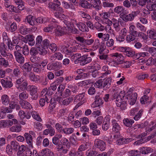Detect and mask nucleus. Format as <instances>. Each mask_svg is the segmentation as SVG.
<instances>
[{
	"label": "nucleus",
	"mask_w": 156,
	"mask_h": 156,
	"mask_svg": "<svg viewBox=\"0 0 156 156\" xmlns=\"http://www.w3.org/2000/svg\"><path fill=\"white\" fill-rule=\"evenodd\" d=\"M91 37V36L87 39H85L83 37L80 36L76 37V39L80 43V45L82 47L80 48V49L81 50L82 52H87L89 51V49L87 47V46H91L94 39L93 38H90Z\"/></svg>",
	"instance_id": "nucleus-1"
},
{
	"label": "nucleus",
	"mask_w": 156,
	"mask_h": 156,
	"mask_svg": "<svg viewBox=\"0 0 156 156\" xmlns=\"http://www.w3.org/2000/svg\"><path fill=\"white\" fill-rule=\"evenodd\" d=\"M97 81L94 84V86L98 88H105L106 89H108L112 82V78L109 76L107 78L102 79L101 78Z\"/></svg>",
	"instance_id": "nucleus-2"
},
{
	"label": "nucleus",
	"mask_w": 156,
	"mask_h": 156,
	"mask_svg": "<svg viewBox=\"0 0 156 156\" xmlns=\"http://www.w3.org/2000/svg\"><path fill=\"white\" fill-rule=\"evenodd\" d=\"M126 98L128 100V102L129 105H133L135 103L137 97V94L134 93L133 94L130 90H129L126 93Z\"/></svg>",
	"instance_id": "nucleus-3"
},
{
	"label": "nucleus",
	"mask_w": 156,
	"mask_h": 156,
	"mask_svg": "<svg viewBox=\"0 0 156 156\" xmlns=\"http://www.w3.org/2000/svg\"><path fill=\"white\" fill-rule=\"evenodd\" d=\"M85 101L84 93H82L76 95L74 98V102L77 104L76 107H79L82 105Z\"/></svg>",
	"instance_id": "nucleus-4"
},
{
	"label": "nucleus",
	"mask_w": 156,
	"mask_h": 156,
	"mask_svg": "<svg viewBox=\"0 0 156 156\" xmlns=\"http://www.w3.org/2000/svg\"><path fill=\"white\" fill-rule=\"evenodd\" d=\"M55 31L57 36H61L66 34L69 33L66 27H62L60 26L59 27L58 25V27L55 28Z\"/></svg>",
	"instance_id": "nucleus-5"
},
{
	"label": "nucleus",
	"mask_w": 156,
	"mask_h": 156,
	"mask_svg": "<svg viewBox=\"0 0 156 156\" xmlns=\"http://www.w3.org/2000/svg\"><path fill=\"white\" fill-rule=\"evenodd\" d=\"M95 146L100 150L102 151H104L105 148V143L103 140L98 139H95L94 141Z\"/></svg>",
	"instance_id": "nucleus-6"
},
{
	"label": "nucleus",
	"mask_w": 156,
	"mask_h": 156,
	"mask_svg": "<svg viewBox=\"0 0 156 156\" xmlns=\"http://www.w3.org/2000/svg\"><path fill=\"white\" fill-rule=\"evenodd\" d=\"M61 51L67 55H71L72 53L75 51V47H67L65 46H62Z\"/></svg>",
	"instance_id": "nucleus-7"
},
{
	"label": "nucleus",
	"mask_w": 156,
	"mask_h": 156,
	"mask_svg": "<svg viewBox=\"0 0 156 156\" xmlns=\"http://www.w3.org/2000/svg\"><path fill=\"white\" fill-rule=\"evenodd\" d=\"M150 135L147 138H141L140 140H139L133 143V145L134 146H137L143 144L152 138L154 137V135Z\"/></svg>",
	"instance_id": "nucleus-8"
},
{
	"label": "nucleus",
	"mask_w": 156,
	"mask_h": 156,
	"mask_svg": "<svg viewBox=\"0 0 156 156\" xmlns=\"http://www.w3.org/2000/svg\"><path fill=\"white\" fill-rule=\"evenodd\" d=\"M14 54L16 61L20 64H22L24 62V57L19 52L14 51Z\"/></svg>",
	"instance_id": "nucleus-9"
},
{
	"label": "nucleus",
	"mask_w": 156,
	"mask_h": 156,
	"mask_svg": "<svg viewBox=\"0 0 156 156\" xmlns=\"http://www.w3.org/2000/svg\"><path fill=\"white\" fill-rule=\"evenodd\" d=\"M111 57L115 58V59H117V60L119 64L123 63L124 59V57L121 54L117 52L113 53L110 55Z\"/></svg>",
	"instance_id": "nucleus-10"
},
{
	"label": "nucleus",
	"mask_w": 156,
	"mask_h": 156,
	"mask_svg": "<svg viewBox=\"0 0 156 156\" xmlns=\"http://www.w3.org/2000/svg\"><path fill=\"white\" fill-rule=\"evenodd\" d=\"M90 1V4L92 6V9L94 8L96 9L99 10L101 9V3L100 0H93Z\"/></svg>",
	"instance_id": "nucleus-11"
},
{
	"label": "nucleus",
	"mask_w": 156,
	"mask_h": 156,
	"mask_svg": "<svg viewBox=\"0 0 156 156\" xmlns=\"http://www.w3.org/2000/svg\"><path fill=\"white\" fill-rule=\"evenodd\" d=\"M47 69L50 70H57L59 69V62H56L53 63H49L47 66Z\"/></svg>",
	"instance_id": "nucleus-12"
},
{
	"label": "nucleus",
	"mask_w": 156,
	"mask_h": 156,
	"mask_svg": "<svg viewBox=\"0 0 156 156\" xmlns=\"http://www.w3.org/2000/svg\"><path fill=\"white\" fill-rule=\"evenodd\" d=\"M57 100L59 102H62V104L67 105L72 102L73 101V98L72 97H69L65 98L62 100V98L59 97L57 98Z\"/></svg>",
	"instance_id": "nucleus-13"
},
{
	"label": "nucleus",
	"mask_w": 156,
	"mask_h": 156,
	"mask_svg": "<svg viewBox=\"0 0 156 156\" xmlns=\"http://www.w3.org/2000/svg\"><path fill=\"white\" fill-rule=\"evenodd\" d=\"M57 23V22H55L50 23L48 25V27H45L44 28V31L46 32L51 31L54 29L58 27V24Z\"/></svg>",
	"instance_id": "nucleus-14"
},
{
	"label": "nucleus",
	"mask_w": 156,
	"mask_h": 156,
	"mask_svg": "<svg viewBox=\"0 0 156 156\" xmlns=\"http://www.w3.org/2000/svg\"><path fill=\"white\" fill-rule=\"evenodd\" d=\"M127 30L126 28L122 29L120 32L119 36L117 40L120 41H123L125 40V37L127 33Z\"/></svg>",
	"instance_id": "nucleus-15"
},
{
	"label": "nucleus",
	"mask_w": 156,
	"mask_h": 156,
	"mask_svg": "<svg viewBox=\"0 0 156 156\" xmlns=\"http://www.w3.org/2000/svg\"><path fill=\"white\" fill-rule=\"evenodd\" d=\"M2 103L5 106L8 105L10 102L9 97L6 94H3L2 95L1 98Z\"/></svg>",
	"instance_id": "nucleus-16"
},
{
	"label": "nucleus",
	"mask_w": 156,
	"mask_h": 156,
	"mask_svg": "<svg viewBox=\"0 0 156 156\" xmlns=\"http://www.w3.org/2000/svg\"><path fill=\"white\" fill-rule=\"evenodd\" d=\"M18 115L21 120H23L25 118L28 119L31 118V115L30 113H26L24 111L22 110L19 111Z\"/></svg>",
	"instance_id": "nucleus-17"
},
{
	"label": "nucleus",
	"mask_w": 156,
	"mask_h": 156,
	"mask_svg": "<svg viewBox=\"0 0 156 156\" xmlns=\"http://www.w3.org/2000/svg\"><path fill=\"white\" fill-rule=\"evenodd\" d=\"M112 124L113 132L115 133H119V132L121 129L120 125L115 120H113L112 121Z\"/></svg>",
	"instance_id": "nucleus-18"
},
{
	"label": "nucleus",
	"mask_w": 156,
	"mask_h": 156,
	"mask_svg": "<svg viewBox=\"0 0 156 156\" xmlns=\"http://www.w3.org/2000/svg\"><path fill=\"white\" fill-rule=\"evenodd\" d=\"M24 136L25 138L27 143L32 148H33V138L31 135H30L28 133H26L24 134Z\"/></svg>",
	"instance_id": "nucleus-19"
},
{
	"label": "nucleus",
	"mask_w": 156,
	"mask_h": 156,
	"mask_svg": "<svg viewBox=\"0 0 156 156\" xmlns=\"http://www.w3.org/2000/svg\"><path fill=\"white\" fill-rule=\"evenodd\" d=\"M1 83L2 86L5 88H10L13 86L12 83L9 80H5L2 79L1 80Z\"/></svg>",
	"instance_id": "nucleus-20"
},
{
	"label": "nucleus",
	"mask_w": 156,
	"mask_h": 156,
	"mask_svg": "<svg viewBox=\"0 0 156 156\" xmlns=\"http://www.w3.org/2000/svg\"><path fill=\"white\" fill-rule=\"evenodd\" d=\"M110 119L109 118L105 117L102 125V128L104 131L107 130L109 127Z\"/></svg>",
	"instance_id": "nucleus-21"
},
{
	"label": "nucleus",
	"mask_w": 156,
	"mask_h": 156,
	"mask_svg": "<svg viewBox=\"0 0 156 156\" xmlns=\"http://www.w3.org/2000/svg\"><path fill=\"white\" fill-rule=\"evenodd\" d=\"M102 70L105 73L102 74L99 77V78H105L107 75L111 73V71L108 70V67L107 66H105L102 68Z\"/></svg>",
	"instance_id": "nucleus-22"
},
{
	"label": "nucleus",
	"mask_w": 156,
	"mask_h": 156,
	"mask_svg": "<svg viewBox=\"0 0 156 156\" xmlns=\"http://www.w3.org/2000/svg\"><path fill=\"white\" fill-rule=\"evenodd\" d=\"M79 30L83 32H87L89 31L88 27L86 25L82 23H79L76 24Z\"/></svg>",
	"instance_id": "nucleus-23"
},
{
	"label": "nucleus",
	"mask_w": 156,
	"mask_h": 156,
	"mask_svg": "<svg viewBox=\"0 0 156 156\" xmlns=\"http://www.w3.org/2000/svg\"><path fill=\"white\" fill-rule=\"evenodd\" d=\"M29 77L30 80L31 81L35 83H38L40 81L41 79L39 76L35 75L32 72L30 73Z\"/></svg>",
	"instance_id": "nucleus-24"
},
{
	"label": "nucleus",
	"mask_w": 156,
	"mask_h": 156,
	"mask_svg": "<svg viewBox=\"0 0 156 156\" xmlns=\"http://www.w3.org/2000/svg\"><path fill=\"white\" fill-rule=\"evenodd\" d=\"M101 45L100 40L98 38L94 39L92 45L91 47L92 50L94 51L97 50L99 47Z\"/></svg>",
	"instance_id": "nucleus-25"
},
{
	"label": "nucleus",
	"mask_w": 156,
	"mask_h": 156,
	"mask_svg": "<svg viewBox=\"0 0 156 156\" xmlns=\"http://www.w3.org/2000/svg\"><path fill=\"white\" fill-rule=\"evenodd\" d=\"M55 3H53L52 2H50L49 6V8L55 10L58 9V7L61 5V3L60 1L58 0H55Z\"/></svg>",
	"instance_id": "nucleus-26"
},
{
	"label": "nucleus",
	"mask_w": 156,
	"mask_h": 156,
	"mask_svg": "<svg viewBox=\"0 0 156 156\" xmlns=\"http://www.w3.org/2000/svg\"><path fill=\"white\" fill-rule=\"evenodd\" d=\"M88 144H83L81 145L79 147L78 151L79 153L81 155V156H84L83 151L87 150V148Z\"/></svg>",
	"instance_id": "nucleus-27"
},
{
	"label": "nucleus",
	"mask_w": 156,
	"mask_h": 156,
	"mask_svg": "<svg viewBox=\"0 0 156 156\" xmlns=\"http://www.w3.org/2000/svg\"><path fill=\"white\" fill-rule=\"evenodd\" d=\"M80 5L83 8L87 9H92V5L86 0H80Z\"/></svg>",
	"instance_id": "nucleus-28"
},
{
	"label": "nucleus",
	"mask_w": 156,
	"mask_h": 156,
	"mask_svg": "<svg viewBox=\"0 0 156 156\" xmlns=\"http://www.w3.org/2000/svg\"><path fill=\"white\" fill-rule=\"evenodd\" d=\"M153 149L151 148L148 147H143L140 149V152L142 154H146L152 152Z\"/></svg>",
	"instance_id": "nucleus-29"
},
{
	"label": "nucleus",
	"mask_w": 156,
	"mask_h": 156,
	"mask_svg": "<svg viewBox=\"0 0 156 156\" xmlns=\"http://www.w3.org/2000/svg\"><path fill=\"white\" fill-rule=\"evenodd\" d=\"M98 37L100 38H101V40L104 41H106L109 38V35L108 34H103L100 33L98 34Z\"/></svg>",
	"instance_id": "nucleus-30"
},
{
	"label": "nucleus",
	"mask_w": 156,
	"mask_h": 156,
	"mask_svg": "<svg viewBox=\"0 0 156 156\" xmlns=\"http://www.w3.org/2000/svg\"><path fill=\"white\" fill-rule=\"evenodd\" d=\"M27 85L28 83L27 81H25L20 85L16 86V87L20 91H24L27 89Z\"/></svg>",
	"instance_id": "nucleus-31"
},
{
	"label": "nucleus",
	"mask_w": 156,
	"mask_h": 156,
	"mask_svg": "<svg viewBox=\"0 0 156 156\" xmlns=\"http://www.w3.org/2000/svg\"><path fill=\"white\" fill-rule=\"evenodd\" d=\"M20 104L22 108L26 109H30L32 108L30 104L25 101H22L20 102Z\"/></svg>",
	"instance_id": "nucleus-32"
},
{
	"label": "nucleus",
	"mask_w": 156,
	"mask_h": 156,
	"mask_svg": "<svg viewBox=\"0 0 156 156\" xmlns=\"http://www.w3.org/2000/svg\"><path fill=\"white\" fill-rule=\"evenodd\" d=\"M94 103L95 105V107H97L102 105L103 102L100 96L97 95L95 97V100Z\"/></svg>",
	"instance_id": "nucleus-33"
},
{
	"label": "nucleus",
	"mask_w": 156,
	"mask_h": 156,
	"mask_svg": "<svg viewBox=\"0 0 156 156\" xmlns=\"http://www.w3.org/2000/svg\"><path fill=\"white\" fill-rule=\"evenodd\" d=\"M0 52L1 54V55L3 57H6L7 54L6 51V48L5 45L4 44H1L0 46Z\"/></svg>",
	"instance_id": "nucleus-34"
},
{
	"label": "nucleus",
	"mask_w": 156,
	"mask_h": 156,
	"mask_svg": "<svg viewBox=\"0 0 156 156\" xmlns=\"http://www.w3.org/2000/svg\"><path fill=\"white\" fill-rule=\"evenodd\" d=\"M62 135L61 134H57L52 138V142L54 145L58 144L59 143V139L61 138Z\"/></svg>",
	"instance_id": "nucleus-35"
},
{
	"label": "nucleus",
	"mask_w": 156,
	"mask_h": 156,
	"mask_svg": "<svg viewBox=\"0 0 156 156\" xmlns=\"http://www.w3.org/2000/svg\"><path fill=\"white\" fill-rule=\"evenodd\" d=\"M92 59L90 57H88V55H83L82 56L81 61L83 62V65H84L91 62Z\"/></svg>",
	"instance_id": "nucleus-36"
},
{
	"label": "nucleus",
	"mask_w": 156,
	"mask_h": 156,
	"mask_svg": "<svg viewBox=\"0 0 156 156\" xmlns=\"http://www.w3.org/2000/svg\"><path fill=\"white\" fill-rule=\"evenodd\" d=\"M123 122L125 125L127 127H131L134 122V120L132 119L126 118L123 120Z\"/></svg>",
	"instance_id": "nucleus-37"
},
{
	"label": "nucleus",
	"mask_w": 156,
	"mask_h": 156,
	"mask_svg": "<svg viewBox=\"0 0 156 156\" xmlns=\"http://www.w3.org/2000/svg\"><path fill=\"white\" fill-rule=\"evenodd\" d=\"M74 129L72 127H65L63 129L62 132L66 135H69L74 131Z\"/></svg>",
	"instance_id": "nucleus-38"
},
{
	"label": "nucleus",
	"mask_w": 156,
	"mask_h": 156,
	"mask_svg": "<svg viewBox=\"0 0 156 156\" xmlns=\"http://www.w3.org/2000/svg\"><path fill=\"white\" fill-rule=\"evenodd\" d=\"M0 64L3 67H7L9 66V62L4 58L2 57L0 54Z\"/></svg>",
	"instance_id": "nucleus-39"
},
{
	"label": "nucleus",
	"mask_w": 156,
	"mask_h": 156,
	"mask_svg": "<svg viewBox=\"0 0 156 156\" xmlns=\"http://www.w3.org/2000/svg\"><path fill=\"white\" fill-rule=\"evenodd\" d=\"M10 145L13 150L14 151H16L18 150V147L20 145L17 141H12L10 143Z\"/></svg>",
	"instance_id": "nucleus-40"
},
{
	"label": "nucleus",
	"mask_w": 156,
	"mask_h": 156,
	"mask_svg": "<svg viewBox=\"0 0 156 156\" xmlns=\"http://www.w3.org/2000/svg\"><path fill=\"white\" fill-rule=\"evenodd\" d=\"M146 64L147 66L154 65L156 66V58H153L151 57L149 58L146 62Z\"/></svg>",
	"instance_id": "nucleus-41"
},
{
	"label": "nucleus",
	"mask_w": 156,
	"mask_h": 156,
	"mask_svg": "<svg viewBox=\"0 0 156 156\" xmlns=\"http://www.w3.org/2000/svg\"><path fill=\"white\" fill-rule=\"evenodd\" d=\"M26 37L27 39L28 44L31 46L34 45L35 42L34 36L31 35H29L26 36Z\"/></svg>",
	"instance_id": "nucleus-42"
},
{
	"label": "nucleus",
	"mask_w": 156,
	"mask_h": 156,
	"mask_svg": "<svg viewBox=\"0 0 156 156\" xmlns=\"http://www.w3.org/2000/svg\"><path fill=\"white\" fill-rule=\"evenodd\" d=\"M16 4L18 5L19 10H24L25 9L24 2L22 0H14Z\"/></svg>",
	"instance_id": "nucleus-43"
},
{
	"label": "nucleus",
	"mask_w": 156,
	"mask_h": 156,
	"mask_svg": "<svg viewBox=\"0 0 156 156\" xmlns=\"http://www.w3.org/2000/svg\"><path fill=\"white\" fill-rule=\"evenodd\" d=\"M71 94V90L69 89H66L64 90L62 93L60 94V96H62L64 98H67L70 96Z\"/></svg>",
	"instance_id": "nucleus-44"
},
{
	"label": "nucleus",
	"mask_w": 156,
	"mask_h": 156,
	"mask_svg": "<svg viewBox=\"0 0 156 156\" xmlns=\"http://www.w3.org/2000/svg\"><path fill=\"white\" fill-rule=\"evenodd\" d=\"M38 53L41 55H44L47 53V48L41 45L38 46Z\"/></svg>",
	"instance_id": "nucleus-45"
},
{
	"label": "nucleus",
	"mask_w": 156,
	"mask_h": 156,
	"mask_svg": "<svg viewBox=\"0 0 156 156\" xmlns=\"http://www.w3.org/2000/svg\"><path fill=\"white\" fill-rule=\"evenodd\" d=\"M10 131L12 132H19L21 130V127L20 126H13L9 129Z\"/></svg>",
	"instance_id": "nucleus-46"
},
{
	"label": "nucleus",
	"mask_w": 156,
	"mask_h": 156,
	"mask_svg": "<svg viewBox=\"0 0 156 156\" xmlns=\"http://www.w3.org/2000/svg\"><path fill=\"white\" fill-rule=\"evenodd\" d=\"M10 126L8 120H2L0 121V128H5Z\"/></svg>",
	"instance_id": "nucleus-47"
},
{
	"label": "nucleus",
	"mask_w": 156,
	"mask_h": 156,
	"mask_svg": "<svg viewBox=\"0 0 156 156\" xmlns=\"http://www.w3.org/2000/svg\"><path fill=\"white\" fill-rule=\"evenodd\" d=\"M137 34H130L127 35L126 40L128 42H130L134 40Z\"/></svg>",
	"instance_id": "nucleus-48"
},
{
	"label": "nucleus",
	"mask_w": 156,
	"mask_h": 156,
	"mask_svg": "<svg viewBox=\"0 0 156 156\" xmlns=\"http://www.w3.org/2000/svg\"><path fill=\"white\" fill-rule=\"evenodd\" d=\"M126 55L129 57H132L135 55V52L129 47L125 53Z\"/></svg>",
	"instance_id": "nucleus-49"
},
{
	"label": "nucleus",
	"mask_w": 156,
	"mask_h": 156,
	"mask_svg": "<svg viewBox=\"0 0 156 156\" xmlns=\"http://www.w3.org/2000/svg\"><path fill=\"white\" fill-rule=\"evenodd\" d=\"M69 156H81L78 151H76L75 148L72 149L69 153Z\"/></svg>",
	"instance_id": "nucleus-50"
},
{
	"label": "nucleus",
	"mask_w": 156,
	"mask_h": 156,
	"mask_svg": "<svg viewBox=\"0 0 156 156\" xmlns=\"http://www.w3.org/2000/svg\"><path fill=\"white\" fill-rule=\"evenodd\" d=\"M28 87L30 88V94L33 96L37 93V87L33 85H29Z\"/></svg>",
	"instance_id": "nucleus-51"
},
{
	"label": "nucleus",
	"mask_w": 156,
	"mask_h": 156,
	"mask_svg": "<svg viewBox=\"0 0 156 156\" xmlns=\"http://www.w3.org/2000/svg\"><path fill=\"white\" fill-rule=\"evenodd\" d=\"M82 57L80 53L72 54L71 55V58L73 60L79 59V60L81 61Z\"/></svg>",
	"instance_id": "nucleus-52"
},
{
	"label": "nucleus",
	"mask_w": 156,
	"mask_h": 156,
	"mask_svg": "<svg viewBox=\"0 0 156 156\" xmlns=\"http://www.w3.org/2000/svg\"><path fill=\"white\" fill-rule=\"evenodd\" d=\"M61 143L64 146L66 145L68 148L70 147V144L69 140L66 137H63L60 140Z\"/></svg>",
	"instance_id": "nucleus-53"
},
{
	"label": "nucleus",
	"mask_w": 156,
	"mask_h": 156,
	"mask_svg": "<svg viewBox=\"0 0 156 156\" xmlns=\"http://www.w3.org/2000/svg\"><path fill=\"white\" fill-rule=\"evenodd\" d=\"M31 114L33 117L36 120L39 122L42 121V119L36 112L33 111L31 112Z\"/></svg>",
	"instance_id": "nucleus-54"
},
{
	"label": "nucleus",
	"mask_w": 156,
	"mask_h": 156,
	"mask_svg": "<svg viewBox=\"0 0 156 156\" xmlns=\"http://www.w3.org/2000/svg\"><path fill=\"white\" fill-rule=\"evenodd\" d=\"M20 33L23 35H25L28 34L29 30L25 26H21L20 28Z\"/></svg>",
	"instance_id": "nucleus-55"
},
{
	"label": "nucleus",
	"mask_w": 156,
	"mask_h": 156,
	"mask_svg": "<svg viewBox=\"0 0 156 156\" xmlns=\"http://www.w3.org/2000/svg\"><path fill=\"white\" fill-rule=\"evenodd\" d=\"M64 23L66 25L67 27V29L69 32L71 31L72 29L73 28V25L72 23H71L70 21H68L66 20H64L63 21Z\"/></svg>",
	"instance_id": "nucleus-56"
},
{
	"label": "nucleus",
	"mask_w": 156,
	"mask_h": 156,
	"mask_svg": "<svg viewBox=\"0 0 156 156\" xmlns=\"http://www.w3.org/2000/svg\"><path fill=\"white\" fill-rule=\"evenodd\" d=\"M147 33L150 38L153 39H156V32L155 31L149 30L147 31Z\"/></svg>",
	"instance_id": "nucleus-57"
},
{
	"label": "nucleus",
	"mask_w": 156,
	"mask_h": 156,
	"mask_svg": "<svg viewBox=\"0 0 156 156\" xmlns=\"http://www.w3.org/2000/svg\"><path fill=\"white\" fill-rule=\"evenodd\" d=\"M27 22L31 25H34L35 24L34 17L31 15H29L27 17Z\"/></svg>",
	"instance_id": "nucleus-58"
},
{
	"label": "nucleus",
	"mask_w": 156,
	"mask_h": 156,
	"mask_svg": "<svg viewBox=\"0 0 156 156\" xmlns=\"http://www.w3.org/2000/svg\"><path fill=\"white\" fill-rule=\"evenodd\" d=\"M29 96L28 94L26 92H23L20 93L19 95V98L20 100H23L27 99Z\"/></svg>",
	"instance_id": "nucleus-59"
},
{
	"label": "nucleus",
	"mask_w": 156,
	"mask_h": 156,
	"mask_svg": "<svg viewBox=\"0 0 156 156\" xmlns=\"http://www.w3.org/2000/svg\"><path fill=\"white\" fill-rule=\"evenodd\" d=\"M22 53L25 55H27L29 54V49L27 45L24 44L22 47Z\"/></svg>",
	"instance_id": "nucleus-60"
},
{
	"label": "nucleus",
	"mask_w": 156,
	"mask_h": 156,
	"mask_svg": "<svg viewBox=\"0 0 156 156\" xmlns=\"http://www.w3.org/2000/svg\"><path fill=\"white\" fill-rule=\"evenodd\" d=\"M149 75L148 74L141 73L138 75L136 77L139 80H143L147 79L149 77Z\"/></svg>",
	"instance_id": "nucleus-61"
},
{
	"label": "nucleus",
	"mask_w": 156,
	"mask_h": 156,
	"mask_svg": "<svg viewBox=\"0 0 156 156\" xmlns=\"http://www.w3.org/2000/svg\"><path fill=\"white\" fill-rule=\"evenodd\" d=\"M25 81H27L26 80L25 77L23 76H22L21 77L18 78L16 81V86L20 85Z\"/></svg>",
	"instance_id": "nucleus-62"
},
{
	"label": "nucleus",
	"mask_w": 156,
	"mask_h": 156,
	"mask_svg": "<svg viewBox=\"0 0 156 156\" xmlns=\"http://www.w3.org/2000/svg\"><path fill=\"white\" fill-rule=\"evenodd\" d=\"M35 67H34L33 71L34 72L37 73H40L41 72V65L40 64L35 63L34 64Z\"/></svg>",
	"instance_id": "nucleus-63"
},
{
	"label": "nucleus",
	"mask_w": 156,
	"mask_h": 156,
	"mask_svg": "<svg viewBox=\"0 0 156 156\" xmlns=\"http://www.w3.org/2000/svg\"><path fill=\"white\" fill-rule=\"evenodd\" d=\"M32 66L30 64H29L28 63H26L23 66V69L26 70L27 72L30 71L32 69Z\"/></svg>",
	"instance_id": "nucleus-64"
}]
</instances>
